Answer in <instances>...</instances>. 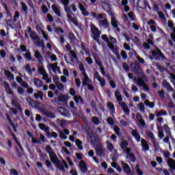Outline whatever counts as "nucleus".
Wrapping results in <instances>:
<instances>
[{
    "mask_svg": "<svg viewBox=\"0 0 175 175\" xmlns=\"http://www.w3.org/2000/svg\"><path fill=\"white\" fill-rule=\"evenodd\" d=\"M45 150L49 154L51 161L55 165V167L61 170L62 173H66V170L65 169H69V165H68V163H66L65 160L61 161V160L58 159V156H57V154L54 151H53V148H51V146L50 145H46L45 147Z\"/></svg>",
    "mask_w": 175,
    "mask_h": 175,
    "instance_id": "nucleus-1",
    "label": "nucleus"
},
{
    "mask_svg": "<svg viewBox=\"0 0 175 175\" xmlns=\"http://www.w3.org/2000/svg\"><path fill=\"white\" fill-rule=\"evenodd\" d=\"M34 57L38 62V72L40 75H41V76H44V75H46V69H44V67L43 66V56H42L40 52L37 50L34 52Z\"/></svg>",
    "mask_w": 175,
    "mask_h": 175,
    "instance_id": "nucleus-2",
    "label": "nucleus"
},
{
    "mask_svg": "<svg viewBox=\"0 0 175 175\" xmlns=\"http://www.w3.org/2000/svg\"><path fill=\"white\" fill-rule=\"evenodd\" d=\"M90 27L92 35H93L92 39H94V40H95V42H96L98 44H100V42H99V38H100V33H102V32L95 25V24L92 23H90Z\"/></svg>",
    "mask_w": 175,
    "mask_h": 175,
    "instance_id": "nucleus-3",
    "label": "nucleus"
},
{
    "mask_svg": "<svg viewBox=\"0 0 175 175\" xmlns=\"http://www.w3.org/2000/svg\"><path fill=\"white\" fill-rule=\"evenodd\" d=\"M134 81H135L139 85V87H143V85L146 83H148V78H147V76L142 75V78H139L137 79V77L134 78ZM146 81V82H144Z\"/></svg>",
    "mask_w": 175,
    "mask_h": 175,
    "instance_id": "nucleus-4",
    "label": "nucleus"
},
{
    "mask_svg": "<svg viewBox=\"0 0 175 175\" xmlns=\"http://www.w3.org/2000/svg\"><path fill=\"white\" fill-rule=\"evenodd\" d=\"M57 111L65 118H69V117H70V112L64 107H59L57 108Z\"/></svg>",
    "mask_w": 175,
    "mask_h": 175,
    "instance_id": "nucleus-5",
    "label": "nucleus"
},
{
    "mask_svg": "<svg viewBox=\"0 0 175 175\" xmlns=\"http://www.w3.org/2000/svg\"><path fill=\"white\" fill-rule=\"evenodd\" d=\"M27 103H29V106L31 107H34V109H40V103L36 100H33L31 97H27L26 98Z\"/></svg>",
    "mask_w": 175,
    "mask_h": 175,
    "instance_id": "nucleus-6",
    "label": "nucleus"
},
{
    "mask_svg": "<svg viewBox=\"0 0 175 175\" xmlns=\"http://www.w3.org/2000/svg\"><path fill=\"white\" fill-rule=\"evenodd\" d=\"M131 69L133 72H135L137 75H140V66H139V63L137 62H133L130 65Z\"/></svg>",
    "mask_w": 175,
    "mask_h": 175,
    "instance_id": "nucleus-7",
    "label": "nucleus"
},
{
    "mask_svg": "<svg viewBox=\"0 0 175 175\" xmlns=\"http://www.w3.org/2000/svg\"><path fill=\"white\" fill-rule=\"evenodd\" d=\"M122 167L123 169V171L126 174H132V169H131V167L129 166V164L124 162V161H121Z\"/></svg>",
    "mask_w": 175,
    "mask_h": 175,
    "instance_id": "nucleus-8",
    "label": "nucleus"
},
{
    "mask_svg": "<svg viewBox=\"0 0 175 175\" xmlns=\"http://www.w3.org/2000/svg\"><path fill=\"white\" fill-rule=\"evenodd\" d=\"M152 57H157L159 55L161 58H162V59H166V57L162 53L161 49H159V48H156V50H152Z\"/></svg>",
    "mask_w": 175,
    "mask_h": 175,
    "instance_id": "nucleus-9",
    "label": "nucleus"
},
{
    "mask_svg": "<svg viewBox=\"0 0 175 175\" xmlns=\"http://www.w3.org/2000/svg\"><path fill=\"white\" fill-rule=\"evenodd\" d=\"M78 167L82 173H87V172H88V167H87V163H85L84 160H81L79 162Z\"/></svg>",
    "mask_w": 175,
    "mask_h": 175,
    "instance_id": "nucleus-10",
    "label": "nucleus"
},
{
    "mask_svg": "<svg viewBox=\"0 0 175 175\" xmlns=\"http://www.w3.org/2000/svg\"><path fill=\"white\" fill-rule=\"evenodd\" d=\"M104 5H107V6L103 7V9L105 10L106 13H107L111 17H115L111 5L109 4V3H104Z\"/></svg>",
    "mask_w": 175,
    "mask_h": 175,
    "instance_id": "nucleus-11",
    "label": "nucleus"
},
{
    "mask_svg": "<svg viewBox=\"0 0 175 175\" xmlns=\"http://www.w3.org/2000/svg\"><path fill=\"white\" fill-rule=\"evenodd\" d=\"M98 25L100 28H103L104 29H107V28H110V23L107 18H105L103 21H99Z\"/></svg>",
    "mask_w": 175,
    "mask_h": 175,
    "instance_id": "nucleus-12",
    "label": "nucleus"
},
{
    "mask_svg": "<svg viewBox=\"0 0 175 175\" xmlns=\"http://www.w3.org/2000/svg\"><path fill=\"white\" fill-rule=\"evenodd\" d=\"M141 144L142 147V151L150 150V145H148V143H147V141L144 138H142Z\"/></svg>",
    "mask_w": 175,
    "mask_h": 175,
    "instance_id": "nucleus-13",
    "label": "nucleus"
},
{
    "mask_svg": "<svg viewBox=\"0 0 175 175\" xmlns=\"http://www.w3.org/2000/svg\"><path fill=\"white\" fill-rule=\"evenodd\" d=\"M96 154L98 157H105V155H106V153L105 152V150L101 146H96Z\"/></svg>",
    "mask_w": 175,
    "mask_h": 175,
    "instance_id": "nucleus-14",
    "label": "nucleus"
},
{
    "mask_svg": "<svg viewBox=\"0 0 175 175\" xmlns=\"http://www.w3.org/2000/svg\"><path fill=\"white\" fill-rule=\"evenodd\" d=\"M21 152H18V148L17 146L15 147L16 151L17 152V157L18 158H21V157L25 155V151L24 150V148H23V146L21 144H18V146Z\"/></svg>",
    "mask_w": 175,
    "mask_h": 175,
    "instance_id": "nucleus-15",
    "label": "nucleus"
},
{
    "mask_svg": "<svg viewBox=\"0 0 175 175\" xmlns=\"http://www.w3.org/2000/svg\"><path fill=\"white\" fill-rule=\"evenodd\" d=\"M119 105L121 106L125 114H127L128 116H129V113H131V110L128 107V105H126V103H125V102H122V103H119Z\"/></svg>",
    "mask_w": 175,
    "mask_h": 175,
    "instance_id": "nucleus-16",
    "label": "nucleus"
},
{
    "mask_svg": "<svg viewBox=\"0 0 175 175\" xmlns=\"http://www.w3.org/2000/svg\"><path fill=\"white\" fill-rule=\"evenodd\" d=\"M3 85L5 92H7V94H9V95H13L14 93L13 91H12V89H10V85L9 84V83L5 81L3 82Z\"/></svg>",
    "mask_w": 175,
    "mask_h": 175,
    "instance_id": "nucleus-17",
    "label": "nucleus"
},
{
    "mask_svg": "<svg viewBox=\"0 0 175 175\" xmlns=\"http://www.w3.org/2000/svg\"><path fill=\"white\" fill-rule=\"evenodd\" d=\"M85 131L86 135L89 136V139H92V137H94V133L92 132V130L91 129V126H90V125H86L85 126Z\"/></svg>",
    "mask_w": 175,
    "mask_h": 175,
    "instance_id": "nucleus-18",
    "label": "nucleus"
},
{
    "mask_svg": "<svg viewBox=\"0 0 175 175\" xmlns=\"http://www.w3.org/2000/svg\"><path fill=\"white\" fill-rule=\"evenodd\" d=\"M132 136L135 139L136 142L139 143L142 139V136H140V133H139V131L137 130H133L131 132Z\"/></svg>",
    "mask_w": 175,
    "mask_h": 175,
    "instance_id": "nucleus-19",
    "label": "nucleus"
},
{
    "mask_svg": "<svg viewBox=\"0 0 175 175\" xmlns=\"http://www.w3.org/2000/svg\"><path fill=\"white\" fill-rule=\"evenodd\" d=\"M41 111L46 116V117H48V118H55V115L50 111H46L44 109H41Z\"/></svg>",
    "mask_w": 175,
    "mask_h": 175,
    "instance_id": "nucleus-20",
    "label": "nucleus"
},
{
    "mask_svg": "<svg viewBox=\"0 0 175 175\" xmlns=\"http://www.w3.org/2000/svg\"><path fill=\"white\" fill-rule=\"evenodd\" d=\"M119 146L121 150H122L123 152H125L126 148H128V146H129V144L128 143V141L123 139Z\"/></svg>",
    "mask_w": 175,
    "mask_h": 175,
    "instance_id": "nucleus-21",
    "label": "nucleus"
},
{
    "mask_svg": "<svg viewBox=\"0 0 175 175\" xmlns=\"http://www.w3.org/2000/svg\"><path fill=\"white\" fill-rule=\"evenodd\" d=\"M108 109L110 110V113L112 116V117H114V114H116V107H114V104L109 102L107 103Z\"/></svg>",
    "mask_w": 175,
    "mask_h": 175,
    "instance_id": "nucleus-22",
    "label": "nucleus"
},
{
    "mask_svg": "<svg viewBox=\"0 0 175 175\" xmlns=\"http://www.w3.org/2000/svg\"><path fill=\"white\" fill-rule=\"evenodd\" d=\"M29 36L31 39V40H37L39 41L40 40V37H39V35H38V33H36V31H33L30 33Z\"/></svg>",
    "mask_w": 175,
    "mask_h": 175,
    "instance_id": "nucleus-23",
    "label": "nucleus"
},
{
    "mask_svg": "<svg viewBox=\"0 0 175 175\" xmlns=\"http://www.w3.org/2000/svg\"><path fill=\"white\" fill-rule=\"evenodd\" d=\"M51 8L57 17H61V11L59 10V7H57V5L53 4L52 5Z\"/></svg>",
    "mask_w": 175,
    "mask_h": 175,
    "instance_id": "nucleus-24",
    "label": "nucleus"
},
{
    "mask_svg": "<svg viewBox=\"0 0 175 175\" xmlns=\"http://www.w3.org/2000/svg\"><path fill=\"white\" fill-rule=\"evenodd\" d=\"M167 166H169L172 170H175V160L172 159V158H169L167 160Z\"/></svg>",
    "mask_w": 175,
    "mask_h": 175,
    "instance_id": "nucleus-25",
    "label": "nucleus"
},
{
    "mask_svg": "<svg viewBox=\"0 0 175 175\" xmlns=\"http://www.w3.org/2000/svg\"><path fill=\"white\" fill-rule=\"evenodd\" d=\"M67 18L69 20V21H70L71 23H74V25L76 27H79V20H77V18H74L69 14H67Z\"/></svg>",
    "mask_w": 175,
    "mask_h": 175,
    "instance_id": "nucleus-26",
    "label": "nucleus"
},
{
    "mask_svg": "<svg viewBox=\"0 0 175 175\" xmlns=\"http://www.w3.org/2000/svg\"><path fill=\"white\" fill-rule=\"evenodd\" d=\"M74 100L77 105H79L80 102L82 105H84V100L83 99V97H81V96H75Z\"/></svg>",
    "mask_w": 175,
    "mask_h": 175,
    "instance_id": "nucleus-27",
    "label": "nucleus"
},
{
    "mask_svg": "<svg viewBox=\"0 0 175 175\" xmlns=\"http://www.w3.org/2000/svg\"><path fill=\"white\" fill-rule=\"evenodd\" d=\"M38 154L40 157V161H41V162H46L47 154H44L42 150H38Z\"/></svg>",
    "mask_w": 175,
    "mask_h": 175,
    "instance_id": "nucleus-28",
    "label": "nucleus"
},
{
    "mask_svg": "<svg viewBox=\"0 0 175 175\" xmlns=\"http://www.w3.org/2000/svg\"><path fill=\"white\" fill-rule=\"evenodd\" d=\"M93 57L94 59L96 64L98 65L99 68H102V66H103V63H102L100 58L97 57L94 54L93 55Z\"/></svg>",
    "mask_w": 175,
    "mask_h": 175,
    "instance_id": "nucleus-29",
    "label": "nucleus"
},
{
    "mask_svg": "<svg viewBox=\"0 0 175 175\" xmlns=\"http://www.w3.org/2000/svg\"><path fill=\"white\" fill-rule=\"evenodd\" d=\"M75 144H76L78 150H80V151H83V149L84 148L83 147V142H81V140L77 139L75 141Z\"/></svg>",
    "mask_w": 175,
    "mask_h": 175,
    "instance_id": "nucleus-30",
    "label": "nucleus"
},
{
    "mask_svg": "<svg viewBox=\"0 0 175 175\" xmlns=\"http://www.w3.org/2000/svg\"><path fill=\"white\" fill-rule=\"evenodd\" d=\"M34 85L36 87H38L40 88L41 87H43V81L39 79L38 78H35L34 79Z\"/></svg>",
    "mask_w": 175,
    "mask_h": 175,
    "instance_id": "nucleus-31",
    "label": "nucleus"
},
{
    "mask_svg": "<svg viewBox=\"0 0 175 175\" xmlns=\"http://www.w3.org/2000/svg\"><path fill=\"white\" fill-rule=\"evenodd\" d=\"M33 96L36 99H41L42 100H43V92H42V90H38V93H34L33 94Z\"/></svg>",
    "mask_w": 175,
    "mask_h": 175,
    "instance_id": "nucleus-32",
    "label": "nucleus"
},
{
    "mask_svg": "<svg viewBox=\"0 0 175 175\" xmlns=\"http://www.w3.org/2000/svg\"><path fill=\"white\" fill-rule=\"evenodd\" d=\"M4 75L6 76L8 79H11V80H14V75L11 73L10 71L8 70H4Z\"/></svg>",
    "mask_w": 175,
    "mask_h": 175,
    "instance_id": "nucleus-33",
    "label": "nucleus"
},
{
    "mask_svg": "<svg viewBox=\"0 0 175 175\" xmlns=\"http://www.w3.org/2000/svg\"><path fill=\"white\" fill-rule=\"evenodd\" d=\"M58 101L59 102H63L64 103H66L68 102V96L65 94H62L58 97Z\"/></svg>",
    "mask_w": 175,
    "mask_h": 175,
    "instance_id": "nucleus-34",
    "label": "nucleus"
},
{
    "mask_svg": "<svg viewBox=\"0 0 175 175\" xmlns=\"http://www.w3.org/2000/svg\"><path fill=\"white\" fill-rule=\"evenodd\" d=\"M111 24L113 28H117L118 24L117 23V18L116 16L111 17Z\"/></svg>",
    "mask_w": 175,
    "mask_h": 175,
    "instance_id": "nucleus-35",
    "label": "nucleus"
},
{
    "mask_svg": "<svg viewBox=\"0 0 175 175\" xmlns=\"http://www.w3.org/2000/svg\"><path fill=\"white\" fill-rule=\"evenodd\" d=\"M81 47L83 51H85V54H88V55H90V51L88 50V48L85 46V43L81 42Z\"/></svg>",
    "mask_w": 175,
    "mask_h": 175,
    "instance_id": "nucleus-36",
    "label": "nucleus"
},
{
    "mask_svg": "<svg viewBox=\"0 0 175 175\" xmlns=\"http://www.w3.org/2000/svg\"><path fill=\"white\" fill-rule=\"evenodd\" d=\"M163 129H164L165 133H167V135H168V136H172V131H170V127H169V126L167 124L163 125Z\"/></svg>",
    "mask_w": 175,
    "mask_h": 175,
    "instance_id": "nucleus-37",
    "label": "nucleus"
},
{
    "mask_svg": "<svg viewBox=\"0 0 175 175\" xmlns=\"http://www.w3.org/2000/svg\"><path fill=\"white\" fill-rule=\"evenodd\" d=\"M163 129H164L165 133H167V135H168V136H172V131H170V127H169V126L167 124L163 125Z\"/></svg>",
    "mask_w": 175,
    "mask_h": 175,
    "instance_id": "nucleus-38",
    "label": "nucleus"
},
{
    "mask_svg": "<svg viewBox=\"0 0 175 175\" xmlns=\"http://www.w3.org/2000/svg\"><path fill=\"white\" fill-rule=\"evenodd\" d=\"M137 107L141 111V113H145L146 112V107L144 106V103H140L139 104L137 105Z\"/></svg>",
    "mask_w": 175,
    "mask_h": 175,
    "instance_id": "nucleus-39",
    "label": "nucleus"
},
{
    "mask_svg": "<svg viewBox=\"0 0 175 175\" xmlns=\"http://www.w3.org/2000/svg\"><path fill=\"white\" fill-rule=\"evenodd\" d=\"M88 83H91V79H90V77H84L82 82V87H85L86 85H88Z\"/></svg>",
    "mask_w": 175,
    "mask_h": 175,
    "instance_id": "nucleus-40",
    "label": "nucleus"
},
{
    "mask_svg": "<svg viewBox=\"0 0 175 175\" xmlns=\"http://www.w3.org/2000/svg\"><path fill=\"white\" fill-rule=\"evenodd\" d=\"M21 5L22 6V10H23L24 13L26 14H28V6H27V4H25V3L21 1Z\"/></svg>",
    "mask_w": 175,
    "mask_h": 175,
    "instance_id": "nucleus-41",
    "label": "nucleus"
},
{
    "mask_svg": "<svg viewBox=\"0 0 175 175\" xmlns=\"http://www.w3.org/2000/svg\"><path fill=\"white\" fill-rule=\"evenodd\" d=\"M145 105L146 106H148L150 109H154V107L155 106V103L150 102L149 100H146Z\"/></svg>",
    "mask_w": 175,
    "mask_h": 175,
    "instance_id": "nucleus-42",
    "label": "nucleus"
},
{
    "mask_svg": "<svg viewBox=\"0 0 175 175\" xmlns=\"http://www.w3.org/2000/svg\"><path fill=\"white\" fill-rule=\"evenodd\" d=\"M147 136H148V137H149L150 139L151 143L156 141L155 140V135H154V133L148 132V133H147Z\"/></svg>",
    "mask_w": 175,
    "mask_h": 175,
    "instance_id": "nucleus-43",
    "label": "nucleus"
},
{
    "mask_svg": "<svg viewBox=\"0 0 175 175\" xmlns=\"http://www.w3.org/2000/svg\"><path fill=\"white\" fill-rule=\"evenodd\" d=\"M145 3H146V0L142 1V5H140V0H137V6L138 9H143L144 10V9H146V8H144Z\"/></svg>",
    "mask_w": 175,
    "mask_h": 175,
    "instance_id": "nucleus-44",
    "label": "nucleus"
},
{
    "mask_svg": "<svg viewBox=\"0 0 175 175\" xmlns=\"http://www.w3.org/2000/svg\"><path fill=\"white\" fill-rule=\"evenodd\" d=\"M152 144H153V147H154L155 151H159V148H161V146H159V144H158V142H157V140L153 141V142H152Z\"/></svg>",
    "mask_w": 175,
    "mask_h": 175,
    "instance_id": "nucleus-45",
    "label": "nucleus"
},
{
    "mask_svg": "<svg viewBox=\"0 0 175 175\" xmlns=\"http://www.w3.org/2000/svg\"><path fill=\"white\" fill-rule=\"evenodd\" d=\"M128 157L129 158H131V162H133V163H134V162H136V156H135V154L131 153L128 156H126V158L128 159Z\"/></svg>",
    "mask_w": 175,
    "mask_h": 175,
    "instance_id": "nucleus-46",
    "label": "nucleus"
},
{
    "mask_svg": "<svg viewBox=\"0 0 175 175\" xmlns=\"http://www.w3.org/2000/svg\"><path fill=\"white\" fill-rule=\"evenodd\" d=\"M122 68L124 72H126V73H129L130 69H129V66L128 65V64H126V62H123Z\"/></svg>",
    "mask_w": 175,
    "mask_h": 175,
    "instance_id": "nucleus-47",
    "label": "nucleus"
},
{
    "mask_svg": "<svg viewBox=\"0 0 175 175\" xmlns=\"http://www.w3.org/2000/svg\"><path fill=\"white\" fill-rule=\"evenodd\" d=\"M68 38L70 42H75L76 40V36H75V33H73L72 32L69 33Z\"/></svg>",
    "mask_w": 175,
    "mask_h": 175,
    "instance_id": "nucleus-48",
    "label": "nucleus"
},
{
    "mask_svg": "<svg viewBox=\"0 0 175 175\" xmlns=\"http://www.w3.org/2000/svg\"><path fill=\"white\" fill-rule=\"evenodd\" d=\"M119 94H120V92L116 91L115 92V96H116L118 102H122V96H121V95L118 96Z\"/></svg>",
    "mask_w": 175,
    "mask_h": 175,
    "instance_id": "nucleus-49",
    "label": "nucleus"
},
{
    "mask_svg": "<svg viewBox=\"0 0 175 175\" xmlns=\"http://www.w3.org/2000/svg\"><path fill=\"white\" fill-rule=\"evenodd\" d=\"M14 23V22H13V20L12 19H8L6 21V24L8 25V27H10V28H12V29L14 28L13 27V24Z\"/></svg>",
    "mask_w": 175,
    "mask_h": 175,
    "instance_id": "nucleus-50",
    "label": "nucleus"
},
{
    "mask_svg": "<svg viewBox=\"0 0 175 175\" xmlns=\"http://www.w3.org/2000/svg\"><path fill=\"white\" fill-rule=\"evenodd\" d=\"M92 121L94 125H99V118L97 116H93Z\"/></svg>",
    "mask_w": 175,
    "mask_h": 175,
    "instance_id": "nucleus-51",
    "label": "nucleus"
},
{
    "mask_svg": "<svg viewBox=\"0 0 175 175\" xmlns=\"http://www.w3.org/2000/svg\"><path fill=\"white\" fill-rule=\"evenodd\" d=\"M107 122L109 125H111V126H113V125H114L115 124L114 119H113V118L111 117H109L107 119Z\"/></svg>",
    "mask_w": 175,
    "mask_h": 175,
    "instance_id": "nucleus-52",
    "label": "nucleus"
},
{
    "mask_svg": "<svg viewBox=\"0 0 175 175\" xmlns=\"http://www.w3.org/2000/svg\"><path fill=\"white\" fill-rule=\"evenodd\" d=\"M101 39H103V40L105 42V43H110V40L109 39V37H107V34H103L101 36Z\"/></svg>",
    "mask_w": 175,
    "mask_h": 175,
    "instance_id": "nucleus-53",
    "label": "nucleus"
},
{
    "mask_svg": "<svg viewBox=\"0 0 175 175\" xmlns=\"http://www.w3.org/2000/svg\"><path fill=\"white\" fill-rule=\"evenodd\" d=\"M149 38H148V40H147V42L148 43V44L150 45V46H154V41H153V40H154V36H149Z\"/></svg>",
    "mask_w": 175,
    "mask_h": 175,
    "instance_id": "nucleus-54",
    "label": "nucleus"
},
{
    "mask_svg": "<svg viewBox=\"0 0 175 175\" xmlns=\"http://www.w3.org/2000/svg\"><path fill=\"white\" fill-rule=\"evenodd\" d=\"M57 67L53 65V64L49 63L48 65V68L50 70V68L53 70V73H57V70H55Z\"/></svg>",
    "mask_w": 175,
    "mask_h": 175,
    "instance_id": "nucleus-55",
    "label": "nucleus"
},
{
    "mask_svg": "<svg viewBox=\"0 0 175 175\" xmlns=\"http://www.w3.org/2000/svg\"><path fill=\"white\" fill-rule=\"evenodd\" d=\"M10 125L12 126L14 132H15V133H17V128H18V124H16V125L14 122H12Z\"/></svg>",
    "mask_w": 175,
    "mask_h": 175,
    "instance_id": "nucleus-56",
    "label": "nucleus"
},
{
    "mask_svg": "<svg viewBox=\"0 0 175 175\" xmlns=\"http://www.w3.org/2000/svg\"><path fill=\"white\" fill-rule=\"evenodd\" d=\"M42 12L44 14H46V13H49V8H47V5H42Z\"/></svg>",
    "mask_w": 175,
    "mask_h": 175,
    "instance_id": "nucleus-57",
    "label": "nucleus"
},
{
    "mask_svg": "<svg viewBox=\"0 0 175 175\" xmlns=\"http://www.w3.org/2000/svg\"><path fill=\"white\" fill-rule=\"evenodd\" d=\"M25 70L27 71L28 74L30 76H32V70H31V66H29V64H27L25 66Z\"/></svg>",
    "mask_w": 175,
    "mask_h": 175,
    "instance_id": "nucleus-58",
    "label": "nucleus"
},
{
    "mask_svg": "<svg viewBox=\"0 0 175 175\" xmlns=\"http://www.w3.org/2000/svg\"><path fill=\"white\" fill-rule=\"evenodd\" d=\"M107 143H108L107 150H109V151L111 152V151H113V150L114 149V146L113 145V144L110 143V142L109 141H107Z\"/></svg>",
    "mask_w": 175,
    "mask_h": 175,
    "instance_id": "nucleus-59",
    "label": "nucleus"
},
{
    "mask_svg": "<svg viewBox=\"0 0 175 175\" xmlns=\"http://www.w3.org/2000/svg\"><path fill=\"white\" fill-rule=\"evenodd\" d=\"M167 113L166 111H164L163 110H161L160 111H158L156 114V117H161V116H166Z\"/></svg>",
    "mask_w": 175,
    "mask_h": 175,
    "instance_id": "nucleus-60",
    "label": "nucleus"
},
{
    "mask_svg": "<svg viewBox=\"0 0 175 175\" xmlns=\"http://www.w3.org/2000/svg\"><path fill=\"white\" fill-rule=\"evenodd\" d=\"M57 88L59 90V91H62L64 88V84L59 82V83H57L56 85Z\"/></svg>",
    "mask_w": 175,
    "mask_h": 175,
    "instance_id": "nucleus-61",
    "label": "nucleus"
},
{
    "mask_svg": "<svg viewBox=\"0 0 175 175\" xmlns=\"http://www.w3.org/2000/svg\"><path fill=\"white\" fill-rule=\"evenodd\" d=\"M23 55H25L26 59H28L29 61H32V56L31 55V53H26L23 54Z\"/></svg>",
    "mask_w": 175,
    "mask_h": 175,
    "instance_id": "nucleus-62",
    "label": "nucleus"
},
{
    "mask_svg": "<svg viewBox=\"0 0 175 175\" xmlns=\"http://www.w3.org/2000/svg\"><path fill=\"white\" fill-rule=\"evenodd\" d=\"M163 157L164 158H166L167 159H169V158H170V152L169 151H163Z\"/></svg>",
    "mask_w": 175,
    "mask_h": 175,
    "instance_id": "nucleus-63",
    "label": "nucleus"
},
{
    "mask_svg": "<svg viewBox=\"0 0 175 175\" xmlns=\"http://www.w3.org/2000/svg\"><path fill=\"white\" fill-rule=\"evenodd\" d=\"M98 81L100 83V87L103 88L105 85H106V80H105V79H101Z\"/></svg>",
    "mask_w": 175,
    "mask_h": 175,
    "instance_id": "nucleus-64",
    "label": "nucleus"
}]
</instances>
